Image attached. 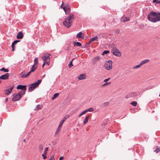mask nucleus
<instances>
[{
	"instance_id": "nucleus-36",
	"label": "nucleus",
	"mask_w": 160,
	"mask_h": 160,
	"mask_svg": "<svg viewBox=\"0 0 160 160\" xmlns=\"http://www.w3.org/2000/svg\"><path fill=\"white\" fill-rule=\"evenodd\" d=\"M100 57L98 56H97L95 57L94 58V60L95 62L99 61L100 60Z\"/></svg>"
},
{
	"instance_id": "nucleus-26",
	"label": "nucleus",
	"mask_w": 160,
	"mask_h": 160,
	"mask_svg": "<svg viewBox=\"0 0 160 160\" xmlns=\"http://www.w3.org/2000/svg\"><path fill=\"white\" fill-rule=\"evenodd\" d=\"M61 127H59V126H58V127L57 130V131H56V133H55V134H58L59 132L61 131Z\"/></svg>"
},
{
	"instance_id": "nucleus-6",
	"label": "nucleus",
	"mask_w": 160,
	"mask_h": 160,
	"mask_svg": "<svg viewBox=\"0 0 160 160\" xmlns=\"http://www.w3.org/2000/svg\"><path fill=\"white\" fill-rule=\"evenodd\" d=\"M22 94L20 92L18 93H14L13 94V98H12V100L13 101H17L19 100L22 97Z\"/></svg>"
},
{
	"instance_id": "nucleus-25",
	"label": "nucleus",
	"mask_w": 160,
	"mask_h": 160,
	"mask_svg": "<svg viewBox=\"0 0 160 160\" xmlns=\"http://www.w3.org/2000/svg\"><path fill=\"white\" fill-rule=\"evenodd\" d=\"M59 95V93H55L53 95V96L52 98V100H54L55 98H57Z\"/></svg>"
},
{
	"instance_id": "nucleus-15",
	"label": "nucleus",
	"mask_w": 160,
	"mask_h": 160,
	"mask_svg": "<svg viewBox=\"0 0 160 160\" xmlns=\"http://www.w3.org/2000/svg\"><path fill=\"white\" fill-rule=\"evenodd\" d=\"M73 44L74 46L81 47L82 45L80 42L76 41L73 42Z\"/></svg>"
},
{
	"instance_id": "nucleus-41",
	"label": "nucleus",
	"mask_w": 160,
	"mask_h": 160,
	"mask_svg": "<svg viewBox=\"0 0 160 160\" xmlns=\"http://www.w3.org/2000/svg\"><path fill=\"white\" fill-rule=\"evenodd\" d=\"M49 148L48 147H47L45 148V150L44 151V153L45 154H46L47 153V151H48Z\"/></svg>"
},
{
	"instance_id": "nucleus-2",
	"label": "nucleus",
	"mask_w": 160,
	"mask_h": 160,
	"mask_svg": "<svg viewBox=\"0 0 160 160\" xmlns=\"http://www.w3.org/2000/svg\"><path fill=\"white\" fill-rule=\"evenodd\" d=\"M74 19L73 14H70L69 16L65 18L63 21V24L66 27L69 28L72 25V20Z\"/></svg>"
},
{
	"instance_id": "nucleus-40",
	"label": "nucleus",
	"mask_w": 160,
	"mask_h": 160,
	"mask_svg": "<svg viewBox=\"0 0 160 160\" xmlns=\"http://www.w3.org/2000/svg\"><path fill=\"white\" fill-rule=\"evenodd\" d=\"M20 42V41L19 40H15L14 41L12 42V43H13V44L15 45L18 42Z\"/></svg>"
},
{
	"instance_id": "nucleus-19",
	"label": "nucleus",
	"mask_w": 160,
	"mask_h": 160,
	"mask_svg": "<svg viewBox=\"0 0 160 160\" xmlns=\"http://www.w3.org/2000/svg\"><path fill=\"white\" fill-rule=\"evenodd\" d=\"M89 115H88L85 118L84 121H83V123L84 124H86V123H87L88 122L89 118Z\"/></svg>"
},
{
	"instance_id": "nucleus-1",
	"label": "nucleus",
	"mask_w": 160,
	"mask_h": 160,
	"mask_svg": "<svg viewBox=\"0 0 160 160\" xmlns=\"http://www.w3.org/2000/svg\"><path fill=\"white\" fill-rule=\"evenodd\" d=\"M148 18L149 21L152 22H155L160 21V13H157L152 11L148 14Z\"/></svg>"
},
{
	"instance_id": "nucleus-3",
	"label": "nucleus",
	"mask_w": 160,
	"mask_h": 160,
	"mask_svg": "<svg viewBox=\"0 0 160 160\" xmlns=\"http://www.w3.org/2000/svg\"><path fill=\"white\" fill-rule=\"evenodd\" d=\"M41 80H38L36 82L33 83L30 85V87L28 88V91L31 92L35 89V88L38 86L40 83Z\"/></svg>"
},
{
	"instance_id": "nucleus-37",
	"label": "nucleus",
	"mask_w": 160,
	"mask_h": 160,
	"mask_svg": "<svg viewBox=\"0 0 160 160\" xmlns=\"http://www.w3.org/2000/svg\"><path fill=\"white\" fill-rule=\"evenodd\" d=\"M154 152H156V153L160 152V148L159 147L158 148V147H157L156 149L154 150Z\"/></svg>"
},
{
	"instance_id": "nucleus-43",
	"label": "nucleus",
	"mask_w": 160,
	"mask_h": 160,
	"mask_svg": "<svg viewBox=\"0 0 160 160\" xmlns=\"http://www.w3.org/2000/svg\"><path fill=\"white\" fill-rule=\"evenodd\" d=\"M68 8V7H66V5L64 7H63L62 8L64 10V11L66 12L67 11L66 8Z\"/></svg>"
},
{
	"instance_id": "nucleus-17",
	"label": "nucleus",
	"mask_w": 160,
	"mask_h": 160,
	"mask_svg": "<svg viewBox=\"0 0 160 160\" xmlns=\"http://www.w3.org/2000/svg\"><path fill=\"white\" fill-rule=\"evenodd\" d=\"M149 61H150V60L148 59H145L144 60L141 61L140 62V63L141 64V65L142 66L143 64H145V63H147L148 62H149Z\"/></svg>"
},
{
	"instance_id": "nucleus-8",
	"label": "nucleus",
	"mask_w": 160,
	"mask_h": 160,
	"mask_svg": "<svg viewBox=\"0 0 160 160\" xmlns=\"http://www.w3.org/2000/svg\"><path fill=\"white\" fill-rule=\"evenodd\" d=\"M138 92H131L128 94L126 96L127 98H129L130 97H132L138 95Z\"/></svg>"
},
{
	"instance_id": "nucleus-18",
	"label": "nucleus",
	"mask_w": 160,
	"mask_h": 160,
	"mask_svg": "<svg viewBox=\"0 0 160 160\" xmlns=\"http://www.w3.org/2000/svg\"><path fill=\"white\" fill-rule=\"evenodd\" d=\"M98 37L97 36H95L93 37V38H91L90 39V42H92L94 41H98Z\"/></svg>"
},
{
	"instance_id": "nucleus-16",
	"label": "nucleus",
	"mask_w": 160,
	"mask_h": 160,
	"mask_svg": "<svg viewBox=\"0 0 160 160\" xmlns=\"http://www.w3.org/2000/svg\"><path fill=\"white\" fill-rule=\"evenodd\" d=\"M78 78L79 80L84 79L85 78V76L83 74H80L78 77Z\"/></svg>"
},
{
	"instance_id": "nucleus-29",
	"label": "nucleus",
	"mask_w": 160,
	"mask_h": 160,
	"mask_svg": "<svg viewBox=\"0 0 160 160\" xmlns=\"http://www.w3.org/2000/svg\"><path fill=\"white\" fill-rule=\"evenodd\" d=\"M26 72L25 70H23L20 74V77L22 78V75L25 76Z\"/></svg>"
},
{
	"instance_id": "nucleus-34",
	"label": "nucleus",
	"mask_w": 160,
	"mask_h": 160,
	"mask_svg": "<svg viewBox=\"0 0 160 160\" xmlns=\"http://www.w3.org/2000/svg\"><path fill=\"white\" fill-rule=\"evenodd\" d=\"M87 112V111H86V110H85L84 111L82 112L79 115L78 117H80L82 115L86 113Z\"/></svg>"
},
{
	"instance_id": "nucleus-42",
	"label": "nucleus",
	"mask_w": 160,
	"mask_h": 160,
	"mask_svg": "<svg viewBox=\"0 0 160 160\" xmlns=\"http://www.w3.org/2000/svg\"><path fill=\"white\" fill-rule=\"evenodd\" d=\"M22 85H18L17 87V89H21V88L22 87Z\"/></svg>"
},
{
	"instance_id": "nucleus-52",
	"label": "nucleus",
	"mask_w": 160,
	"mask_h": 160,
	"mask_svg": "<svg viewBox=\"0 0 160 160\" xmlns=\"http://www.w3.org/2000/svg\"><path fill=\"white\" fill-rule=\"evenodd\" d=\"M63 2H62V4H61V8H62L63 7Z\"/></svg>"
},
{
	"instance_id": "nucleus-33",
	"label": "nucleus",
	"mask_w": 160,
	"mask_h": 160,
	"mask_svg": "<svg viewBox=\"0 0 160 160\" xmlns=\"http://www.w3.org/2000/svg\"><path fill=\"white\" fill-rule=\"evenodd\" d=\"M39 150L40 151H41L42 150L43 148V146L42 145L40 144L38 147Z\"/></svg>"
},
{
	"instance_id": "nucleus-32",
	"label": "nucleus",
	"mask_w": 160,
	"mask_h": 160,
	"mask_svg": "<svg viewBox=\"0 0 160 160\" xmlns=\"http://www.w3.org/2000/svg\"><path fill=\"white\" fill-rule=\"evenodd\" d=\"M137 103L136 101H133L131 103V104L133 106H136Z\"/></svg>"
},
{
	"instance_id": "nucleus-38",
	"label": "nucleus",
	"mask_w": 160,
	"mask_h": 160,
	"mask_svg": "<svg viewBox=\"0 0 160 160\" xmlns=\"http://www.w3.org/2000/svg\"><path fill=\"white\" fill-rule=\"evenodd\" d=\"M109 51L108 50H105L103 52L102 55H103L105 54H107L109 53Z\"/></svg>"
},
{
	"instance_id": "nucleus-50",
	"label": "nucleus",
	"mask_w": 160,
	"mask_h": 160,
	"mask_svg": "<svg viewBox=\"0 0 160 160\" xmlns=\"http://www.w3.org/2000/svg\"><path fill=\"white\" fill-rule=\"evenodd\" d=\"M63 159V156H61L60 158H59V160H62Z\"/></svg>"
},
{
	"instance_id": "nucleus-20",
	"label": "nucleus",
	"mask_w": 160,
	"mask_h": 160,
	"mask_svg": "<svg viewBox=\"0 0 160 160\" xmlns=\"http://www.w3.org/2000/svg\"><path fill=\"white\" fill-rule=\"evenodd\" d=\"M37 68V66H34L33 65L32 66L30 71H31V72H33Z\"/></svg>"
},
{
	"instance_id": "nucleus-45",
	"label": "nucleus",
	"mask_w": 160,
	"mask_h": 160,
	"mask_svg": "<svg viewBox=\"0 0 160 160\" xmlns=\"http://www.w3.org/2000/svg\"><path fill=\"white\" fill-rule=\"evenodd\" d=\"M42 157H43L44 159H45L47 158V156L44 155V153H43L42 155Z\"/></svg>"
},
{
	"instance_id": "nucleus-21",
	"label": "nucleus",
	"mask_w": 160,
	"mask_h": 160,
	"mask_svg": "<svg viewBox=\"0 0 160 160\" xmlns=\"http://www.w3.org/2000/svg\"><path fill=\"white\" fill-rule=\"evenodd\" d=\"M122 20L124 22H127L129 20V19L128 17H123L122 18Z\"/></svg>"
},
{
	"instance_id": "nucleus-39",
	"label": "nucleus",
	"mask_w": 160,
	"mask_h": 160,
	"mask_svg": "<svg viewBox=\"0 0 160 160\" xmlns=\"http://www.w3.org/2000/svg\"><path fill=\"white\" fill-rule=\"evenodd\" d=\"M109 104V102H106L103 103L102 105L103 107H105L108 105Z\"/></svg>"
},
{
	"instance_id": "nucleus-27",
	"label": "nucleus",
	"mask_w": 160,
	"mask_h": 160,
	"mask_svg": "<svg viewBox=\"0 0 160 160\" xmlns=\"http://www.w3.org/2000/svg\"><path fill=\"white\" fill-rule=\"evenodd\" d=\"M94 109L93 108H91L88 109L86 110L87 112L88 111L89 112H92L94 111Z\"/></svg>"
},
{
	"instance_id": "nucleus-48",
	"label": "nucleus",
	"mask_w": 160,
	"mask_h": 160,
	"mask_svg": "<svg viewBox=\"0 0 160 160\" xmlns=\"http://www.w3.org/2000/svg\"><path fill=\"white\" fill-rule=\"evenodd\" d=\"M48 160H55V158L54 157H52Z\"/></svg>"
},
{
	"instance_id": "nucleus-28",
	"label": "nucleus",
	"mask_w": 160,
	"mask_h": 160,
	"mask_svg": "<svg viewBox=\"0 0 160 160\" xmlns=\"http://www.w3.org/2000/svg\"><path fill=\"white\" fill-rule=\"evenodd\" d=\"M31 72H31V71H30L28 73L25 75V76L22 75V78H25L27 77L29 75Z\"/></svg>"
},
{
	"instance_id": "nucleus-11",
	"label": "nucleus",
	"mask_w": 160,
	"mask_h": 160,
	"mask_svg": "<svg viewBox=\"0 0 160 160\" xmlns=\"http://www.w3.org/2000/svg\"><path fill=\"white\" fill-rule=\"evenodd\" d=\"M9 76V74L8 73H6L0 76V79L6 80L8 79V78Z\"/></svg>"
},
{
	"instance_id": "nucleus-30",
	"label": "nucleus",
	"mask_w": 160,
	"mask_h": 160,
	"mask_svg": "<svg viewBox=\"0 0 160 160\" xmlns=\"http://www.w3.org/2000/svg\"><path fill=\"white\" fill-rule=\"evenodd\" d=\"M74 59V58H73L71 61H70V63L68 65V66L70 68L73 66L72 63V61Z\"/></svg>"
},
{
	"instance_id": "nucleus-5",
	"label": "nucleus",
	"mask_w": 160,
	"mask_h": 160,
	"mask_svg": "<svg viewBox=\"0 0 160 160\" xmlns=\"http://www.w3.org/2000/svg\"><path fill=\"white\" fill-rule=\"evenodd\" d=\"M112 62L111 60H109L105 62L104 67L108 70H110L112 68Z\"/></svg>"
},
{
	"instance_id": "nucleus-46",
	"label": "nucleus",
	"mask_w": 160,
	"mask_h": 160,
	"mask_svg": "<svg viewBox=\"0 0 160 160\" xmlns=\"http://www.w3.org/2000/svg\"><path fill=\"white\" fill-rule=\"evenodd\" d=\"M110 79V78H107V79H106L105 80H104V82H106L107 81H108Z\"/></svg>"
},
{
	"instance_id": "nucleus-7",
	"label": "nucleus",
	"mask_w": 160,
	"mask_h": 160,
	"mask_svg": "<svg viewBox=\"0 0 160 160\" xmlns=\"http://www.w3.org/2000/svg\"><path fill=\"white\" fill-rule=\"evenodd\" d=\"M112 53L114 55L120 57L121 55V52L116 48H113L111 50Z\"/></svg>"
},
{
	"instance_id": "nucleus-31",
	"label": "nucleus",
	"mask_w": 160,
	"mask_h": 160,
	"mask_svg": "<svg viewBox=\"0 0 160 160\" xmlns=\"http://www.w3.org/2000/svg\"><path fill=\"white\" fill-rule=\"evenodd\" d=\"M141 66L142 65L140 63V64H139L133 67V68L134 69H135L137 68H140Z\"/></svg>"
},
{
	"instance_id": "nucleus-4",
	"label": "nucleus",
	"mask_w": 160,
	"mask_h": 160,
	"mask_svg": "<svg viewBox=\"0 0 160 160\" xmlns=\"http://www.w3.org/2000/svg\"><path fill=\"white\" fill-rule=\"evenodd\" d=\"M50 54L45 53L42 57V58L43 61L46 62V63L48 65L49 64L50 61Z\"/></svg>"
},
{
	"instance_id": "nucleus-9",
	"label": "nucleus",
	"mask_w": 160,
	"mask_h": 160,
	"mask_svg": "<svg viewBox=\"0 0 160 160\" xmlns=\"http://www.w3.org/2000/svg\"><path fill=\"white\" fill-rule=\"evenodd\" d=\"M21 90V91L19 92L22 95L24 94L25 93V92L27 90L26 86L22 85Z\"/></svg>"
},
{
	"instance_id": "nucleus-10",
	"label": "nucleus",
	"mask_w": 160,
	"mask_h": 160,
	"mask_svg": "<svg viewBox=\"0 0 160 160\" xmlns=\"http://www.w3.org/2000/svg\"><path fill=\"white\" fill-rule=\"evenodd\" d=\"M69 117V115H66L63 118L62 120L61 121L60 123L59 124V127H62L63 122L65 121V120L67 118H68Z\"/></svg>"
},
{
	"instance_id": "nucleus-13",
	"label": "nucleus",
	"mask_w": 160,
	"mask_h": 160,
	"mask_svg": "<svg viewBox=\"0 0 160 160\" xmlns=\"http://www.w3.org/2000/svg\"><path fill=\"white\" fill-rule=\"evenodd\" d=\"M23 37V34L21 31L19 32L17 36V38L18 39H21Z\"/></svg>"
},
{
	"instance_id": "nucleus-53",
	"label": "nucleus",
	"mask_w": 160,
	"mask_h": 160,
	"mask_svg": "<svg viewBox=\"0 0 160 160\" xmlns=\"http://www.w3.org/2000/svg\"><path fill=\"white\" fill-rule=\"evenodd\" d=\"M15 50V49H14V48H12V51H14Z\"/></svg>"
},
{
	"instance_id": "nucleus-56",
	"label": "nucleus",
	"mask_w": 160,
	"mask_h": 160,
	"mask_svg": "<svg viewBox=\"0 0 160 160\" xmlns=\"http://www.w3.org/2000/svg\"><path fill=\"white\" fill-rule=\"evenodd\" d=\"M1 81L0 80V83H1Z\"/></svg>"
},
{
	"instance_id": "nucleus-12",
	"label": "nucleus",
	"mask_w": 160,
	"mask_h": 160,
	"mask_svg": "<svg viewBox=\"0 0 160 160\" xmlns=\"http://www.w3.org/2000/svg\"><path fill=\"white\" fill-rule=\"evenodd\" d=\"M14 87L13 86L11 87L10 88L7 89L6 90L5 92V93L6 95H8L12 91V89H13Z\"/></svg>"
},
{
	"instance_id": "nucleus-35",
	"label": "nucleus",
	"mask_w": 160,
	"mask_h": 160,
	"mask_svg": "<svg viewBox=\"0 0 160 160\" xmlns=\"http://www.w3.org/2000/svg\"><path fill=\"white\" fill-rule=\"evenodd\" d=\"M153 3H156V4H158L160 5V1L159 0H153Z\"/></svg>"
},
{
	"instance_id": "nucleus-23",
	"label": "nucleus",
	"mask_w": 160,
	"mask_h": 160,
	"mask_svg": "<svg viewBox=\"0 0 160 160\" xmlns=\"http://www.w3.org/2000/svg\"><path fill=\"white\" fill-rule=\"evenodd\" d=\"M34 66H37L38 64V58H35L34 61Z\"/></svg>"
},
{
	"instance_id": "nucleus-51",
	"label": "nucleus",
	"mask_w": 160,
	"mask_h": 160,
	"mask_svg": "<svg viewBox=\"0 0 160 160\" xmlns=\"http://www.w3.org/2000/svg\"><path fill=\"white\" fill-rule=\"evenodd\" d=\"M43 62H43V64H42V67H44L45 63H46V62H45V61H43Z\"/></svg>"
},
{
	"instance_id": "nucleus-55",
	"label": "nucleus",
	"mask_w": 160,
	"mask_h": 160,
	"mask_svg": "<svg viewBox=\"0 0 160 160\" xmlns=\"http://www.w3.org/2000/svg\"><path fill=\"white\" fill-rule=\"evenodd\" d=\"M25 141H26V140L25 139H24L23 140V142H25Z\"/></svg>"
},
{
	"instance_id": "nucleus-49",
	"label": "nucleus",
	"mask_w": 160,
	"mask_h": 160,
	"mask_svg": "<svg viewBox=\"0 0 160 160\" xmlns=\"http://www.w3.org/2000/svg\"><path fill=\"white\" fill-rule=\"evenodd\" d=\"M15 45L12 43L11 47L12 48H15Z\"/></svg>"
},
{
	"instance_id": "nucleus-24",
	"label": "nucleus",
	"mask_w": 160,
	"mask_h": 160,
	"mask_svg": "<svg viewBox=\"0 0 160 160\" xmlns=\"http://www.w3.org/2000/svg\"><path fill=\"white\" fill-rule=\"evenodd\" d=\"M0 71H3L5 72H8L9 70L8 69H6L4 68H2L1 69H0Z\"/></svg>"
},
{
	"instance_id": "nucleus-47",
	"label": "nucleus",
	"mask_w": 160,
	"mask_h": 160,
	"mask_svg": "<svg viewBox=\"0 0 160 160\" xmlns=\"http://www.w3.org/2000/svg\"><path fill=\"white\" fill-rule=\"evenodd\" d=\"M110 83V82H106L105 83L103 84L102 85L103 86H105L106 85H108Z\"/></svg>"
},
{
	"instance_id": "nucleus-54",
	"label": "nucleus",
	"mask_w": 160,
	"mask_h": 160,
	"mask_svg": "<svg viewBox=\"0 0 160 160\" xmlns=\"http://www.w3.org/2000/svg\"><path fill=\"white\" fill-rule=\"evenodd\" d=\"M8 98H6V102H7V101H8Z\"/></svg>"
},
{
	"instance_id": "nucleus-44",
	"label": "nucleus",
	"mask_w": 160,
	"mask_h": 160,
	"mask_svg": "<svg viewBox=\"0 0 160 160\" xmlns=\"http://www.w3.org/2000/svg\"><path fill=\"white\" fill-rule=\"evenodd\" d=\"M66 7H68V8H66L67 10L68 11H70V8L67 5H66Z\"/></svg>"
},
{
	"instance_id": "nucleus-22",
	"label": "nucleus",
	"mask_w": 160,
	"mask_h": 160,
	"mask_svg": "<svg viewBox=\"0 0 160 160\" xmlns=\"http://www.w3.org/2000/svg\"><path fill=\"white\" fill-rule=\"evenodd\" d=\"M42 108V107H41V105H37L35 107V108L34 109V110H39V109H41Z\"/></svg>"
},
{
	"instance_id": "nucleus-14",
	"label": "nucleus",
	"mask_w": 160,
	"mask_h": 160,
	"mask_svg": "<svg viewBox=\"0 0 160 160\" xmlns=\"http://www.w3.org/2000/svg\"><path fill=\"white\" fill-rule=\"evenodd\" d=\"M82 32H80L78 33L76 36V37L78 38H82L83 39L84 36H82Z\"/></svg>"
}]
</instances>
